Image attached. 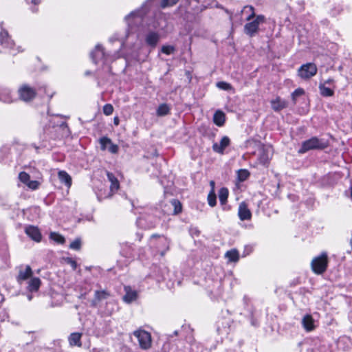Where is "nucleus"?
Returning <instances> with one entry per match:
<instances>
[{
	"instance_id": "f257e3e1",
	"label": "nucleus",
	"mask_w": 352,
	"mask_h": 352,
	"mask_svg": "<svg viewBox=\"0 0 352 352\" xmlns=\"http://www.w3.org/2000/svg\"><path fill=\"white\" fill-rule=\"evenodd\" d=\"M327 146L328 144L326 141L314 137L302 143L301 148L299 149L298 153H305L312 149H323Z\"/></svg>"
},
{
	"instance_id": "f03ea898",
	"label": "nucleus",
	"mask_w": 352,
	"mask_h": 352,
	"mask_svg": "<svg viewBox=\"0 0 352 352\" xmlns=\"http://www.w3.org/2000/svg\"><path fill=\"white\" fill-rule=\"evenodd\" d=\"M133 336L138 339L140 347L143 350H147L151 347L152 338L150 333L139 329L133 332Z\"/></svg>"
},
{
	"instance_id": "7ed1b4c3",
	"label": "nucleus",
	"mask_w": 352,
	"mask_h": 352,
	"mask_svg": "<svg viewBox=\"0 0 352 352\" xmlns=\"http://www.w3.org/2000/svg\"><path fill=\"white\" fill-rule=\"evenodd\" d=\"M328 258L326 252H322L319 256L314 258L311 263V269L314 273L321 274L327 270Z\"/></svg>"
},
{
	"instance_id": "20e7f679",
	"label": "nucleus",
	"mask_w": 352,
	"mask_h": 352,
	"mask_svg": "<svg viewBox=\"0 0 352 352\" xmlns=\"http://www.w3.org/2000/svg\"><path fill=\"white\" fill-rule=\"evenodd\" d=\"M188 12L198 13L211 4L212 0H187Z\"/></svg>"
},
{
	"instance_id": "39448f33",
	"label": "nucleus",
	"mask_w": 352,
	"mask_h": 352,
	"mask_svg": "<svg viewBox=\"0 0 352 352\" xmlns=\"http://www.w3.org/2000/svg\"><path fill=\"white\" fill-rule=\"evenodd\" d=\"M265 22V16L263 15H258L256 19L244 26V32L250 36H253L258 31V26L261 23Z\"/></svg>"
},
{
	"instance_id": "423d86ee",
	"label": "nucleus",
	"mask_w": 352,
	"mask_h": 352,
	"mask_svg": "<svg viewBox=\"0 0 352 352\" xmlns=\"http://www.w3.org/2000/svg\"><path fill=\"white\" fill-rule=\"evenodd\" d=\"M317 67L312 63L302 65L298 70V76L302 79H309L317 73Z\"/></svg>"
},
{
	"instance_id": "0eeeda50",
	"label": "nucleus",
	"mask_w": 352,
	"mask_h": 352,
	"mask_svg": "<svg viewBox=\"0 0 352 352\" xmlns=\"http://www.w3.org/2000/svg\"><path fill=\"white\" fill-rule=\"evenodd\" d=\"M272 155V148L270 146H261L258 150V161L262 165H266Z\"/></svg>"
},
{
	"instance_id": "6e6552de",
	"label": "nucleus",
	"mask_w": 352,
	"mask_h": 352,
	"mask_svg": "<svg viewBox=\"0 0 352 352\" xmlns=\"http://www.w3.org/2000/svg\"><path fill=\"white\" fill-rule=\"evenodd\" d=\"M19 94L22 100L27 102L35 97L36 91L33 88L28 85H23L19 89Z\"/></svg>"
},
{
	"instance_id": "1a4fd4ad",
	"label": "nucleus",
	"mask_w": 352,
	"mask_h": 352,
	"mask_svg": "<svg viewBox=\"0 0 352 352\" xmlns=\"http://www.w3.org/2000/svg\"><path fill=\"white\" fill-rule=\"evenodd\" d=\"M19 180L25 184L29 188L36 190L39 186V182L36 180H30V175L25 172H21L19 175Z\"/></svg>"
},
{
	"instance_id": "9d476101",
	"label": "nucleus",
	"mask_w": 352,
	"mask_h": 352,
	"mask_svg": "<svg viewBox=\"0 0 352 352\" xmlns=\"http://www.w3.org/2000/svg\"><path fill=\"white\" fill-rule=\"evenodd\" d=\"M101 149L104 151L107 149L111 153H116L118 151V145L113 144L111 140L106 137L100 139Z\"/></svg>"
},
{
	"instance_id": "9b49d317",
	"label": "nucleus",
	"mask_w": 352,
	"mask_h": 352,
	"mask_svg": "<svg viewBox=\"0 0 352 352\" xmlns=\"http://www.w3.org/2000/svg\"><path fill=\"white\" fill-rule=\"evenodd\" d=\"M230 144V140L228 136H223L219 143L214 142L212 144V150L217 153L223 154L226 148Z\"/></svg>"
},
{
	"instance_id": "f8f14e48",
	"label": "nucleus",
	"mask_w": 352,
	"mask_h": 352,
	"mask_svg": "<svg viewBox=\"0 0 352 352\" xmlns=\"http://www.w3.org/2000/svg\"><path fill=\"white\" fill-rule=\"evenodd\" d=\"M238 215L241 221L250 220L251 219L252 213L245 203L242 202L239 204Z\"/></svg>"
},
{
	"instance_id": "ddd939ff",
	"label": "nucleus",
	"mask_w": 352,
	"mask_h": 352,
	"mask_svg": "<svg viewBox=\"0 0 352 352\" xmlns=\"http://www.w3.org/2000/svg\"><path fill=\"white\" fill-rule=\"evenodd\" d=\"M25 233L32 240L39 242L41 240V234L38 228L30 226L25 228Z\"/></svg>"
},
{
	"instance_id": "4468645a",
	"label": "nucleus",
	"mask_w": 352,
	"mask_h": 352,
	"mask_svg": "<svg viewBox=\"0 0 352 352\" xmlns=\"http://www.w3.org/2000/svg\"><path fill=\"white\" fill-rule=\"evenodd\" d=\"M32 270L29 265H26L24 268H21L17 276V281L21 283V281L32 278Z\"/></svg>"
},
{
	"instance_id": "2eb2a0df",
	"label": "nucleus",
	"mask_w": 352,
	"mask_h": 352,
	"mask_svg": "<svg viewBox=\"0 0 352 352\" xmlns=\"http://www.w3.org/2000/svg\"><path fill=\"white\" fill-rule=\"evenodd\" d=\"M160 40V35L157 32L151 31L145 36L146 43L152 47H155Z\"/></svg>"
},
{
	"instance_id": "dca6fc26",
	"label": "nucleus",
	"mask_w": 352,
	"mask_h": 352,
	"mask_svg": "<svg viewBox=\"0 0 352 352\" xmlns=\"http://www.w3.org/2000/svg\"><path fill=\"white\" fill-rule=\"evenodd\" d=\"M302 324L307 331H311L314 329V320L311 315H306L302 319Z\"/></svg>"
},
{
	"instance_id": "f3484780",
	"label": "nucleus",
	"mask_w": 352,
	"mask_h": 352,
	"mask_svg": "<svg viewBox=\"0 0 352 352\" xmlns=\"http://www.w3.org/2000/svg\"><path fill=\"white\" fill-rule=\"evenodd\" d=\"M0 42L5 47L12 48L14 45L13 41L10 40L8 32L3 30L0 33Z\"/></svg>"
},
{
	"instance_id": "a211bd4d",
	"label": "nucleus",
	"mask_w": 352,
	"mask_h": 352,
	"mask_svg": "<svg viewBox=\"0 0 352 352\" xmlns=\"http://www.w3.org/2000/svg\"><path fill=\"white\" fill-rule=\"evenodd\" d=\"M126 294L123 296V300L127 303H130L136 300L138 294L136 291L132 290L129 287H125Z\"/></svg>"
},
{
	"instance_id": "6ab92c4d",
	"label": "nucleus",
	"mask_w": 352,
	"mask_h": 352,
	"mask_svg": "<svg viewBox=\"0 0 352 352\" xmlns=\"http://www.w3.org/2000/svg\"><path fill=\"white\" fill-rule=\"evenodd\" d=\"M125 19L129 26H133L142 21V16L140 15L138 12H131L130 14L126 16Z\"/></svg>"
},
{
	"instance_id": "aec40b11",
	"label": "nucleus",
	"mask_w": 352,
	"mask_h": 352,
	"mask_svg": "<svg viewBox=\"0 0 352 352\" xmlns=\"http://www.w3.org/2000/svg\"><path fill=\"white\" fill-rule=\"evenodd\" d=\"M41 284V281L39 278L32 277L28 283V290L31 292H37Z\"/></svg>"
},
{
	"instance_id": "412c9836",
	"label": "nucleus",
	"mask_w": 352,
	"mask_h": 352,
	"mask_svg": "<svg viewBox=\"0 0 352 352\" xmlns=\"http://www.w3.org/2000/svg\"><path fill=\"white\" fill-rule=\"evenodd\" d=\"M104 56V52L102 47L98 45L96 46L95 50L91 53V58L96 63L102 60Z\"/></svg>"
},
{
	"instance_id": "4be33fe9",
	"label": "nucleus",
	"mask_w": 352,
	"mask_h": 352,
	"mask_svg": "<svg viewBox=\"0 0 352 352\" xmlns=\"http://www.w3.org/2000/svg\"><path fill=\"white\" fill-rule=\"evenodd\" d=\"M107 176L109 181L111 183L110 190L111 192H114L118 190L120 187V184L118 179L114 176V175L111 173L107 172Z\"/></svg>"
},
{
	"instance_id": "5701e85b",
	"label": "nucleus",
	"mask_w": 352,
	"mask_h": 352,
	"mask_svg": "<svg viewBox=\"0 0 352 352\" xmlns=\"http://www.w3.org/2000/svg\"><path fill=\"white\" fill-rule=\"evenodd\" d=\"M272 108L276 111H280L287 107V102L285 100H281L279 97L271 102Z\"/></svg>"
},
{
	"instance_id": "b1692460",
	"label": "nucleus",
	"mask_w": 352,
	"mask_h": 352,
	"mask_svg": "<svg viewBox=\"0 0 352 352\" xmlns=\"http://www.w3.org/2000/svg\"><path fill=\"white\" fill-rule=\"evenodd\" d=\"M58 178L62 183H64L68 188L72 185V178L64 170L58 172Z\"/></svg>"
},
{
	"instance_id": "393cba45",
	"label": "nucleus",
	"mask_w": 352,
	"mask_h": 352,
	"mask_svg": "<svg viewBox=\"0 0 352 352\" xmlns=\"http://www.w3.org/2000/svg\"><path fill=\"white\" fill-rule=\"evenodd\" d=\"M82 334L80 333H73L69 337V342L70 345L72 346H81V339Z\"/></svg>"
},
{
	"instance_id": "a878e982",
	"label": "nucleus",
	"mask_w": 352,
	"mask_h": 352,
	"mask_svg": "<svg viewBox=\"0 0 352 352\" xmlns=\"http://www.w3.org/2000/svg\"><path fill=\"white\" fill-rule=\"evenodd\" d=\"M213 121L216 125L223 126L225 122V114L221 111H216L214 114Z\"/></svg>"
},
{
	"instance_id": "bb28decb",
	"label": "nucleus",
	"mask_w": 352,
	"mask_h": 352,
	"mask_svg": "<svg viewBox=\"0 0 352 352\" xmlns=\"http://www.w3.org/2000/svg\"><path fill=\"white\" fill-rule=\"evenodd\" d=\"M225 256L230 262H236L239 258V252L236 249L226 252Z\"/></svg>"
},
{
	"instance_id": "cd10ccee",
	"label": "nucleus",
	"mask_w": 352,
	"mask_h": 352,
	"mask_svg": "<svg viewBox=\"0 0 352 352\" xmlns=\"http://www.w3.org/2000/svg\"><path fill=\"white\" fill-rule=\"evenodd\" d=\"M319 89L320 94L324 97L332 96L334 94V91L331 89L325 87L324 84L320 83L319 85Z\"/></svg>"
},
{
	"instance_id": "c85d7f7f",
	"label": "nucleus",
	"mask_w": 352,
	"mask_h": 352,
	"mask_svg": "<svg viewBox=\"0 0 352 352\" xmlns=\"http://www.w3.org/2000/svg\"><path fill=\"white\" fill-rule=\"evenodd\" d=\"M228 197V190L226 188H221L219 192V199L221 204H225Z\"/></svg>"
},
{
	"instance_id": "c756f323",
	"label": "nucleus",
	"mask_w": 352,
	"mask_h": 352,
	"mask_svg": "<svg viewBox=\"0 0 352 352\" xmlns=\"http://www.w3.org/2000/svg\"><path fill=\"white\" fill-rule=\"evenodd\" d=\"M0 100L4 102L10 103L12 102V96L8 90L3 89L0 94Z\"/></svg>"
},
{
	"instance_id": "7c9ffc66",
	"label": "nucleus",
	"mask_w": 352,
	"mask_h": 352,
	"mask_svg": "<svg viewBox=\"0 0 352 352\" xmlns=\"http://www.w3.org/2000/svg\"><path fill=\"white\" fill-rule=\"evenodd\" d=\"M169 111L170 107L166 104H162L157 108V114L159 116H164L167 115L169 113Z\"/></svg>"
},
{
	"instance_id": "2f4dec72",
	"label": "nucleus",
	"mask_w": 352,
	"mask_h": 352,
	"mask_svg": "<svg viewBox=\"0 0 352 352\" xmlns=\"http://www.w3.org/2000/svg\"><path fill=\"white\" fill-rule=\"evenodd\" d=\"M108 294L104 291H96L95 292V299L93 304L95 305L98 301L104 299L107 297Z\"/></svg>"
},
{
	"instance_id": "473e14b6",
	"label": "nucleus",
	"mask_w": 352,
	"mask_h": 352,
	"mask_svg": "<svg viewBox=\"0 0 352 352\" xmlns=\"http://www.w3.org/2000/svg\"><path fill=\"white\" fill-rule=\"evenodd\" d=\"M50 239L59 244H63L65 243V238L56 232H52L50 234Z\"/></svg>"
},
{
	"instance_id": "72a5a7b5",
	"label": "nucleus",
	"mask_w": 352,
	"mask_h": 352,
	"mask_svg": "<svg viewBox=\"0 0 352 352\" xmlns=\"http://www.w3.org/2000/svg\"><path fill=\"white\" fill-rule=\"evenodd\" d=\"M208 204L211 207H214L216 206L217 201H216V195L214 193V190H211L208 195Z\"/></svg>"
},
{
	"instance_id": "f704fd0d",
	"label": "nucleus",
	"mask_w": 352,
	"mask_h": 352,
	"mask_svg": "<svg viewBox=\"0 0 352 352\" xmlns=\"http://www.w3.org/2000/svg\"><path fill=\"white\" fill-rule=\"evenodd\" d=\"M238 178L241 182L245 181L250 175L249 172L245 169H241L238 171Z\"/></svg>"
},
{
	"instance_id": "c9c22d12",
	"label": "nucleus",
	"mask_w": 352,
	"mask_h": 352,
	"mask_svg": "<svg viewBox=\"0 0 352 352\" xmlns=\"http://www.w3.org/2000/svg\"><path fill=\"white\" fill-rule=\"evenodd\" d=\"M113 112V107L111 104H106L103 107V113L106 116H110Z\"/></svg>"
},
{
	"instance_id": "e433bc0d",
	"label": "nucleus",
	"mask_w": 352,
	"mask_h": 352,
	"mask_svg": "<svg viewBox=\"0 0 352 352\" xmlns=\"http://www.w3.org/2000/svg\"><path fill=\"white\" fill-rule=\"evenodd\" d=\"M217 87L223 90H230L232 89V86L230 84L223 81L217 82Z\"/></svg>"
},
{
	"instance_id": "4c0bfd02",
	"label": "nucleus",
	"mask_w": 352,
	"mask_h": 352,
	"mask_svg": "<svg viewBox=\"0 0 352 352\" xmlns=\"http://www.w3.org/2000/svg\"><path fill=\"white\" fill-rule=\"evenodd\" d=\"M80 246H81V241L79 239H75L69 245V248L71 249L76 250H78L80 248Z\"/></svg>"
},
{
	"instance_id": "58836bf2",
	"label": "nucleus",
	"mask_w": 352,
	"mask_h": 352,
	"mask_svg": "<svg viewBox=\"0 0 352 352\" xmlns=\"http://www.w3.org/2000/svg\"><path fill=\"white\" fill-rule=\"evenodd\" d=\"M174 50H175V48L173 46L165 45L162 47V52H163L167 55H169V54L173 53Z\"/></svg>"
},
{
	"instance_id": "ea45409f",
	"label": "nucleus",
	"mask_w": 352,
	"mask_h": 352,
	"mask_svg": "<svg viewBox=\"0 0 352 352\" xmlns=\"http://www.w3.org/2000/svg\"><path fill=\"white\" fill-rule=\"evenodd\" d=\"M190 234L192 237H197L200 235V230L197 227H190Z\"/></svg>"
},
{
	"instance_id": "a19ab883",
	"label": "nucleus",
	"mask_w": 352,
	"mask_h": 352,
	"mask_svg": "<svg viewBox=\"0 0 352 352\" xmlns=\"http://www.w3.org/2000/svg\"><path fill=\"white\" fill-rule=\"evenodd\" d=\"M304 94V90L302 89H296L292 94V97L293 100L295 102L296 98L300 96H302Z\"/></svg>"
},
{
	"instance_id": "79ce46f5",
	"label": "nucleus",
	"mask_w": 352,
	"mask_h": 352,
	"mask_svg": "<svg viewBox=\"0 0 352 352\" xmlns=\"http://www.w3.org/2000/svg\"><path fill=\"white\" fill-rule=\"evenodd\" d=\"M176 3V0H162V7L165 8L169 6H173Z\"/></svg>"
},
{
	"instance_id": "37998d69",
	"label": "nucleus",
	"mask_w": 352,
	"mask_h": 352,
	"mask_svg": "<svg viewBox=\"0 0 352 352\" xmlns=\"http://www.w3.org/2000/svg\"><path fill=\"white\" fill-rule=\"evenodd\" d=\"M65 262L69 264L73 270H76V267H77V264H76V262L75 261H74L73 259H72L71 258H67L65 259Z\"/></svg>"
},
{
	"instance_id": "c03bdc74",
	"label": "nucleus",
	"mask_w": 352,
	"mask_h": 352,
	"mask_svg": "<svg viewBox=\"0 0 352 352\" xmlns=\"http://www.w3.org/2000/svg\"><path fill=\"white\" fill-rule=\"evenodd\" d=\"M247 8H249L251 11H252V14L250 15H249L247 18V20L248 21H250L251 20L252 18L254 17L255 14H254V8L252 6H249V7H245L244 9H247Z\"/></svg>"
},
{
	"instance_id": "a18cd8bd",
	"label": "nucleus",
	"mask_w": 352,
	"mask_h": 352,
	"mask_svg": "<svg viewBox=\"0 0 352 352\" xmlns=\"http://www.w3.org/2000/svg\"><path fill=\"white\" fill-rule=\"evenodd\" d=\"M113 123H114V124H115V125H116V126H118V125L119 124V123H120V120H119L118 117H117V116H116V117H115V118H113Z\"/></svg>"
},
{
	"instance_id": "49530a36",
	"label": "nucleus",
	"mask_w": 352,
	"mask_h": 352,
	"mask_svg": "<svg viewBox=\"0 0 352 352\" xmlns=\"http://www.w3.org/2000/svg\"><path fill=\"white\" fill-rule=\"evenodd\" d=\"M333 79L332 78H329L328 80H327L323 84H331L333 82Z\"/></svg>"
},
{
	"instance_id": "de8ad7c7",
	"label": "nucleus",
	"mask_w": 352,
	"mask_h": 352,
	"mask_svg": "<svg viewBox=\"0 0 352 352\" xmlns=\"http://www.w3.org/2000/svg\"><path fill=\"white\" fill-rule=\"evenodd\" d=\"M177 213H179L182 210V205H181L180 202L177 201Z\"/></svg>"
},
{
	"instance_id": "09e8293b",
	"label": "nucleus",
	"mask_w": 352,
	"mask_h": 352,
	"mask_svg": "<svg viewBox=\"0 0 352 352\" xmlns=\"http://www.w3.org/2000/svg\"><path fill=\"white\" fill-rule=\"evenodd\" d=\"M186 76H187V78H188V82H190V80H191L190 73L189 72H186Z\"/></svg>"
},
{
	"instance_id": "8fccbe9b",
	"label": "nucleus",
	"mask_w": 352,
	"mask_h": 352,
	"mask_svg": "<svg viewBox=\"0 0 352 352\" xmlns=\"http://www.w3.org/2000/svg\"><path fill=\"white\" fill-rule=\"evenodd\" d=\"M210 185L211 186V190H214V185H215V183L214 181H210Z\"/></svg>"
},
{
	"instance_id": "3c124183",
	"label": "nucleus",
	"mask_w": 352,
	"mask_h": 352,
	"mask_svg": "<svg viewBox=\"0 0 352 352\" xmlns=\"http://www.w3.org/2000/svg\"><path fill=\"white\" fill-rule=\"evenodd\" d=\"M172 204H173V206H174L173 212H174V213H176V201H175V200H173V201H172Z\"/></svg>"
},
{
	"instance_id": "603ef678",
	"label": "nucleus",
	"mask_w": 352,
	"mask_h": 352,
	"mask_svg": "<svg viewBox=\"0 0 352 352\" xmlns=\"http://www.w3.org/2000/svg\"><path fill=\"white\" fill-rule=\"evenodd\" d=\"M40 2V0H32V3L34 4H37Z\"/></svg>"
},
{
	"instance_id": "864d4df0",
	"label": "nucleus",
	"mask_w": 352,
	"mask_h": 352,
	"mask_svg": "<svg viewBox=\"0 0 352 352\" xmlns=\"http://www.w3.org/2000/svg\"><path fill=\"white\" fill-rule=\"evenodd\" d=\"M28 300H31L32 297V296H31V295H29V296H28Z\"/></svg>"
},
{
	"instance_id": "5fc2aeb1",
	"label": "nucleus",
	"mask_w": 352,
	"mask_h": 352,
	"mask_svg": "<svg viewBox=\"0 0 352 352\" xmlns=\"http://www.w3.org/2000/svg\"><path fill=\"white\" fill-rule=\"evenodd\" d=\"M351 197L352 198V186H351Z\"/></svg>"
},
{
	"instance_id": "6e6d98bb",
	"label": "nucleus",
	"mask_w": 352,
	"mask_h": 352,
	"mask_svg": "<svg viewBox=\"0 0 352 352\" xmlns=\"http://www.w3.org/2000/svg\"><path fill=\"white\" fill-rule=\"evenodd\" d=\"M168 192V190L166 188L165 189V193L167 194Z\"/></svg>"
}]
</instances>
